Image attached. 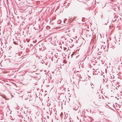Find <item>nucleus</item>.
I'll use <instances>...</instances> for the list:
<instances>
[{"label":"nucleus","mask_w":122,"mask_h":122,"mask_svg":"<svg viewBox=\"0 0 122 122\" xmlns=\"http://www.w3.org/2000/svg\"><path fill=\"white\" fill-rule=\"evenodd\" d=\"M106 107H107V108H108V107H110L108 105H107V104H106Z\"/></svg>","instance_id":"nucleus-1"},{"label":"nucleus","mask_w":122,"mask_h":122,"mask_svg":"<svg viewBox=\"0 0 122 122\" xmlns=\"http://www.w3.org/2000/svg\"><path fill=\"white\" fill-rule=\"evenodd\" d=\"M23 4V2H20V3H19V4Z\"/></svg>","instance_id":"nucleus-2"},{"label":"nucleus","mask_w":122,"mask_h":122,"mask_svg":"<svg viewBox=\"0 0 122 122\" xmlns=\"http://www.w3.org/2000/svg\"><path fill=\"white\" fill-rule=\"evenodd\" d=\"M100 52H98V55H100Z\"/></svg>","instance_id":"nucleus-3"},{"label":"nucleus","mask_w":122,"mask_h":122,"mask_svg":"<svg viewBox=\"0 0 122 122\" xmlns=\"http://www.w3.org/2000/svg\"><path fill=\"white\" fill-rule=\"evenodd\" d=\"M63 62L64 63H66V61H63Z\"/></svg>","instance_id":"nucleus-4"},{"label":"nucleus","mask_w":122,"mask_h":122,"mask_svg":"<svg viewBox=\"0 0 122 122\" xmlns=\"http://www.w3.org/2000/svg\"><path fill=\"white\" fill-rule=\"evenodd\" d=\"M69 31V30H68V31H67V30H66V31L65 32H69V31Z\"/></svg>","instance_id":"nucleus-5"},{"label":"nucleus","mask_w":122,"mask_h":122,"mask_svg":"<svg viewBox=\"0 0 122 122\" xmlns=\"http://www.w3.org/2000/svg\"><path fill=\"white\" fill-rule=\"evenodd\" d=\"M43 62H44V63H45L44 61H43V62H42V64H43Z\"/></svg>","instance_id":"nucleus-6"},{"label":"nucleus","mask_w":122,"mask_h":122,"mask_svg":"<svg viewBox=\"0 0 122 122\" xmlns=\"http://www.w3.org/2000/svg\"><path fill=\"white\" fill-rule=\"evenodd\" d=\"M92 88H93V87H92Z\"/></svg>","instance_id":"nucleus-7"},{"label":"nucleus","mask_w":122,"mask_h":122,"mask_svg":"<svg viewBox=\"0 0 122 122\" xmlns=\"http://www.w3.org/2000/svg\"><path fill=\"white\" fill-rule=\"evenodd\" d=\"M92 92H93V91H92Z\"/></svg>","instance_id":"nucleus-8"}]
</instances>
